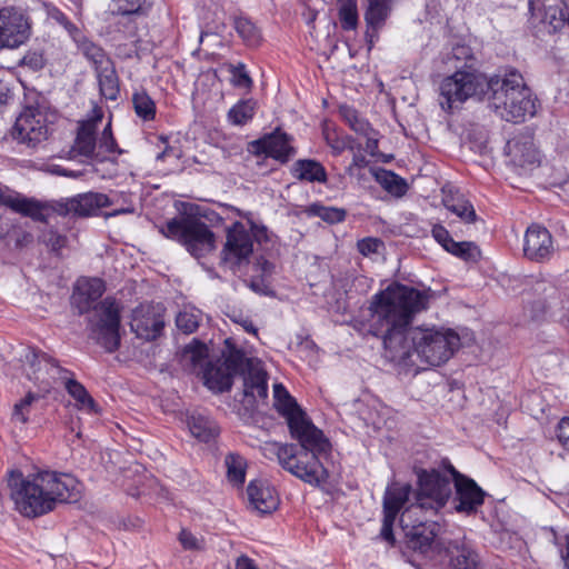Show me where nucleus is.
Instances as JSON below:
<instances>
[{"instance_id": "obj_38", "label": "nucleus", "mask_w": 569, "mask_h": 569, "mask_svg": "<svg viewBox=\"0 0 569 569\" xmlns=\"http://www.w3.org/2000/svg\"><path fill=\"white\" fill-rule=\"evenodd\" d=\"M340 118L349 126L356 133L368 137L372 131V127L368 120L360 117L358 110L349 104H341L339 107Z\"/></svg>"}, {"instance_id": "obj_52", "label": "nucleus", "mask_w": 569, "mask_h": 569, "mask_svg": "<svg viewBox=\"0 0 569 569\" xmlns=\"http://www.w3.org/2000/svg\"><path fill=\"white\" fill-rule=\"evenodd\" d=\"M179 541L187 550H200L203 548V541L187 529L180 531Z\"/></svg>"}, {"instance_id": "obj_55", "label": "nucleus", "mask_w": 569, "mask_h": 569, "mask_svg": "<svg viewBox=\"0 0 569 569\" xmlns=\"http://www.w3.org/2000/svg\"><path fill=\"white\" fill-rule=\"evenodd\" d=\"M250 253H252V251H221L219 259L221 263H227L229 260H234L237 263H241L249 259Z\"/></svg>"}, {"instance_id": "obj_26", "label": "nucleus", "mask_w": 569, "mask_h": 569, "mask_svg": "<svg viewBox=\"0 0 569 569\" xmlns=\"http://www.w3.org/2000/svg\"><path fill=\"white\" fill-rule=\"evenodd\" d=\"M442 202L447 210L455 213L465 223H472L477 220L473 204L458 190L446 193Z\"/></svg>"}, {"instance_id": "obj_48", "label": "nucleus", "mask_w": 569, "mask_h": 569, "mask_svg": "<svg viewBox=\"0 0 569 569\" xmlns=\"http://www.w3.org/2000/svg\"><path fill=\"white\" fill-rule=\"evenodd\" d=\"M40 240L50 249H63L68 246L67 237L52 227L42 230Z\"/></svg>"}, {"instance_id": "obj_2", "label": "nucleus", "mask_w": 569, "mask_h": 569, "mask_svg": "<svg viewBox=\"0 0 569 569\" xmlns=\"http://www.w3.org/2000/svg\"><path fill=\"white\" fill-rule=\"evenodd\" d=\"M273 400L277 411L286 418L290 435L301 446L298 452L292 443L270 442L266 450L274 455L280 466L310 485L327 481L328 472L319 460L331 450L329 439L317 428L297 401L281 383L273 386Z\"/></svg>"}, {"instance_id": "obj_53", "label": "nucleus", "mask_w": 569, "mask_h": 569, "mask_svg": "<svg viewBox=\"0 0 569 569\" xmlns=\"http://www.w3.org/2000/svg\"><path fill=\"white\" fill-rule=\"evenodd\" d=\"M146 0H118L117 10L122 16L138 13Z\"/></svg>"}, {"instance_id": "obj_21", "label": "nucleus", "mask_w": 569, "mask_h": 569, "mask_svg": "<svg viewBox=\"0 0 569 569\" xmlns=\"http://www.w3.org/2000/svg\"><path fill=\"white\" fill-rule=\"evenodd\" d=\"M505 151L518 167L526 168L539 163V153L530 136L519 134L511 138L507 141Z\"/></svg>"}, {"instance_id": "obj_11", "label": "nucleus", "mask_w": 569, "mask_h": 569, "mask_svg": "<svg viewBox=\"0 0 569 569\" xmlns=\"http://www.w3.org/2000/svg\"><path fill=\"white\" fill-rule=\"evenodd\" d=\"M411 486L408 483L393 482L387 487L383 496V519L382 527L380 530V537L389 542L395 543L393 525L398 513L402 510V513L409 508L407 506L411 495Z\"/></svg>"}, {"instance_id": "obj_43", "label": "nucleus", "mask_w": 569, "mask_h": 569, "mask_svg": "<svg viewBox=\"0 0 569 569\" xmlns=\"http://www.w3.org/2000/svg\"><path fill=\"white\" fill-rule=\"evenodd\" d=\"M323 136L333 156H340L345 150L360 148L357 140L349 134L339 133L336 130H325Z\"/></svg>"}, {"instance_id": "obj_42", "label": "nucleus", "mask_w": 569, "mask_h": 569, "mask_svg": "<svg viewBox=\"0 0 569 569\" xmlns=\"http://www.w3.org/2000/svg\"><path fill=\"white\" fill-rule=\"evenodd\" d=\"M358 0H337L338 17L342 30H356L359 23Z\"/></svg>"}, {"instance_id": "obj_30", "label": "nucleus", "mask_w": 569, "mask_h": 569, "mask_svg": "<svg viewBox=\"0 0 569 569\" xmlns=\"http://www.w3.org/2000/svg\"><path fill=\"white\" fill-rule=\"evenodd\" d=\"M131 103L136 116L143 122H151L156 120L157 104L146 88L140 87L133 90Z\"/></svg>"}, {"instance_id": "obj_8", "label": "nucleus", "mask_w": 569, "mask_h": 569, "mask_svg": "<svg viewBox=\"0 0 569 569\" xmlns=\"http://www.w3.org/2000/svg\"><path fill=\"white\" fill-rule=\"evenodd\" d=\"M42 471L10 481V497L22 516L37 518L53 510V500L46 490Z\"/></svg>"}, {"instance_id": "obj_34", "label": "nucleus", "mask_w": 569, "mask_h": 569, "mask_svg": "<svg viewBox=\"0 0 569 569\" xmlns=\"http://www.w3.org/2000/svg\"><path fill=\"white\" fill-rule=\"evenodd\" d=\"M452 569H477L479 557L476 551L465 542L451 547Z\"/></svg>"}, {"instance_id": "obj_49", "label": "nucleus", "mask_w": 569, "mask_h": 569, "mask_svg": "<svg viewBox=\"0 0 569 569\" xmlns=\"http://www.w3.org/2000/svg\"><path fill=\"white\" fill-rule=\"evenodd\" d=\"M47 64L43 50H28L20 61V66L32 71H40Z\"/></svg>"}, {"instance_id": "obj_44", "label": "nucleus", "mask_w": 569, "mask_h": 569, "mask_svg": "<svg viewBox=\"0 0 569 569\" xmlns=\"http://www.w3.org/2000/svg\"><path fill=\"white\" fill-rule=\"evenodd\" d=\"M202 319V312L197 308H184L176 317V325L179 330L189 335L194 332Z\"/></svg>"}, {"instance_id": "obj_50", "label": "nucleus", "mask_w": 569, "mask_h": 569, "mask_svg": "<svg viewBox=\"0 0 569 569\" xmlns=\"http://www.w3.org/2000/svg\"><path fill=\"white\" fill-rule=\"evenodd\" d=\"M50 17L52 20H54L58 24H60L68 34L73 39L78 40V37L81 34L80 29L68 18V16L62 12L60 9L54 8L50 12Z\"/></svg>"}, {"instance_id": "obj_45", "label": "nucleus", "mask_w": 569, "mask_h": 569, "mask_svg": "<svg viewBox=\"0 0 569 569\" xmlns=\"http://www.w3.org/2000/svg\"><path fill=\"white\" fill-rule=\"evenodd\" d=\"M431 232L442 249H477L471 242H455L449 231L441 224L433 226Z\"/></svg>"}, {"instance_id": "obj_12", "label": "nucleus", "mask_w": 569, "mask_h": 569, "mask_svg": "<svg viewBox=\"0 0 569 569\" xmlns=\"http://www.w3.org/2000/svg\"><path fill=\"white\" fill-rule=\"evenodd\" d=\"M254 243L260 249H269L271 237L268 229L252 220H248L246 223L234 221L226 229V243L222 249H253Z\"/></svg>"}, {"instance_id": "obj_18", "label": "nucleus", "mask_w": 569, "mask_h": 569, "mask_svg": "<svg viewBox=\"0 0 569 569\" xmlns=\"http://www.w3.org/2000/svg\"><path fill=\"white\" fill-rule=\"evenodd\" d=\"M111 204V199L104 193L86 192L64 199L63 202L59 203V207L61 212L66 214L72 213L78 217H91L96 216L100 209Z\"/></svg>"}, {"instance_id": "obj_25", "label": "nucleus", "mask_w": 569, "mask_h": 569, "mask_svg": "<svg viewBox=\"0 0 569 569\" xmlns=\"http://www.w3.org/2000/svg\"><path fill=\"white\" fill-rule=\"evenodd\" d=\"M291 174L299 181L309 183H327L328 173L325 166L315 159H299L292 168Z\"/></svg>"}, {"instance_id": "obj_28", "label": "nucleus", "mask_w": 569, "mask_h": 569, "mask_svg": "<svg viewBox=\"0 0 569 569\" xmlns=\"http://www.w3.org/2000/svg\"><path fill=\"white\" fill-rule=\"evenodd\" d=\"M99 91L107 100L116 101L120 96V79L114 63L96 71Z\"/></svg>"}, {"instance_id": "obj_13", "label": "nucleus", "mask_w": 569, "mask_h": 569, "mask_svg": "<svg viewBox=\"0 0 569 569\" xmlns=\"http://www.w3.org/2000/svg\"><path fill=\"white\" fill-rule=\"evenodd\" d=\"M31 34L28 18L14 7L0 9V49H16L26 43Z\"/></svg>"}, {"instance_id": "obj_3", "label": "nucleus", "mask_w": 569, "mask_h": 569, "mask_svg": "<svg viewBox=\"0 0 569 569\" xmlns=\"http://www.w3.org/2000/svg\"><path fill=\"white\" fill-rule=\"evenodd\" d=\"M106 290L99 278L80 277L73 284L71 306L79 315L93 310L89 319L91 338L107 352H114L120 347V309L112 298L98 303Z\"/></svg>"}, {"instance_id": "obj_33", "label": "nucleus", "mask_w": 569, "mask_h": 569, "mask_svg": "<svg viewBox=\"0 0 569 569\" xmlns=\"http://www.w3.org/2000/svg\"><path fill=\"white\" fill-rule=\"evenodd\" d=\"M258 102L253 98L240 99L227 113L228 122L242 127L250 122L257 112Z\"/></svg>"}, {"instance_id": "obj_46", "label": "nucleus", "mask_w": 569, "mask_h": 569, "mask_svg": "<svg viewBox=\"0 0 569 569\" xmlns=\"http://www.w3.org/2000/svg\"><path fill=\"white\" fill-rule=\"evenodd\" d=\"M37 396L32 392L26 395L19 402L13 406L11 420L14 423L26 425L29 420L31 406L36 401Z\"/></svg>"}, {"instance_id": "obj_47", "label": "nucleus", "mask_w": 569, "mask_h": 569, "mask_svg": "<svg viewBox=\"0 0 569 569\" xmlns=\"http://www.w3.org/2000/svg\"><path fill=\"white\" fill-rule=\"evenodd\" d=\"M98 146L99 149L103 150L106 153H122V150L119 148L117 140L113 136L111 120H109V122L102 130L101 136L98 140Z\"/></svg>"}, {"instance_id": "obj_16", "label": "nucleus", "mask_w": 569, "mask_h": 569, "mask_svg": "<svg viewBox=\"0 0 569 569\" xmlns=\"http://www.w3.org/2000/svg\"><path fill=\"white\" fill-rule=\"evenodd\" d=\"M130 327L140 339H156L164 327L163 308L160 305H140L132 311Z\"/></svg>"}, {"instance_id": "obj_35", "label": "nucleus", "mask_w": 569, "mask_h": 569, "mask_svg": "<svg viewBox=\"0 0 569 569\" xmlns=\"http://www.w3.org/2000/svg\"><path fill=\"white\" fill-rule=\"evenodd\" d=\"M551 247L552 237L546 227L532 223L527 228L522 249H551Z\"/></svg>"}, {"instance_id": "obj_59", "label": "nucleus", "mask_w": 569, "mask_h": 569, "mask_svg": "<svg viewBox=\"0 0 569 569\" xmlns=\"http://www.w3.org/2000/svg\"><path fill=\"white\" fill-rule=\"evenodd\" d=\"M523 254L529 260L541 262L549 259L550 251H523Z\"/></svg>"}, {"instance_id": "obj_23", "label": "nucleus", "mask_w": 569, "mask_h": 569, "mask_svg": "<svg viewBox=\"0 0 569 569\" xmlns=\"http://www.w3.org/2000/svg\"><path fill=\"white\" fill-rule=\"evenodd\" d=\"M411 516L407 518L408 527L403 526L402 529L406 531L408 538V546L422 555H426L431 550L435 542V531L432 526H428L425 519H417V523L410 522Z\"/></svg>"}, {"instance_id": "obj_40", "label": "nucleus", "mask_w": 569, "mask_h": 569, "mask_svg": "<svg viewBox=\"0 0 569 569\" xmlns=\"http://www.w3.org/2000/svg\"><path fill=\"white\" fill-rule=\"evenodd\" d=\"M227 479L234 486H241L246 480L247 461L236 452H230L224 458Z\"/></svg>"}, {"instance_id": "obj_1", "label": "nucleus", "mask_w": 569, "mask_h": 569, "mask_svg": "<svg viewBox=\"0 0 569 569\" xmlns=\"http://www.w3.org/2000/svg\"><path fill=\"white\" fill-rule=\"evenodd\" d=\"M429 299L427 291L390 283L371 297L368 318L356 320V328L381 338L386 358L399 366H416V356L422 365L439 367L460 348V336L446 327L410 328L416 315L427 309Z\"/></svg>"}, {"instance_id": "obj_9", "label": "nucleus", "mask_w": 569, "mask_h": 569, "mask_svg": "<svg viewBox=\"0 0 569 569\" xmlns=\"http://www.w3.org/2000/svg\"><path fill=\"white\" fill-rule=\"evenodd\" d=\"M48 134L47 114L33 107H27L17 118L12 128L13 139L32 148L47 140Z\"/></svg>"}, {"instance_id": "obj_22", "label": "nucleus", "mask_w": 569, "mask_h": 569, "mask_svg": "<svg viewBox=\"0 0 569 569\" xmlns=\"http://www.w3.org/2000/svg\"><path fill=\"white\" fill-rule=\"evenodd\" d=\"M249 501L260 513H270L279 506V497L272 486L266 480H252L247 488Z\"/></svg>"}, {"instance_id": "obj_31", "label": "nucleus", "mask_w": 569, "mask_h": 569, "mask_svg": "<svg viewBox=\"0 0 569 569\" xmlns=\"http://www.w3.org/2000/svg\"><path fill=\"white\" fill-rule=\"evenodd\" d=\"M72 373L61 375L58 379L64 382L67 392L77 401V406L80 409H87L90 412H97V403L93 398L89 395L82 383L73 379Z\"/></svg>"}, {"instance_id": "obj_27", "label": "nucleus", "mask_w": 569, "mask_h": 569, "mask_svg": "<svg viewBox=\"0 0 569 569\" xmlns=\"http://www.w3.org/2000/svg\"><path fill=\"white\" fill-rule=\"evenodd\" d=\"M188 428L199 441L209 442L219 435V428L210 417L194 412L188 418Z\"/></svg>"}, {"instance_id": "obj_6", "label": "nucleus", "mask_w": 569, "mask_h": 569, "mask_svg": "<svg viewBox=\"0 0 569 569\" xmlns=\"http://www.w3.org/2000/svg\"><path fill=\"white\" fill-rule=\"evenodd\" d=\"M490 78L466 63L453 73L446 76L439 83V104L447 113L462 109L469 99L481 100L488 93Z\"/></svg>"}, {"instance_id": "obj_41", "label": "nucleus", "mask_w": 569, "mask_h": 569, "mask_svg": "<svg viewBox=\"0 0 569 569\" xmlns=\"http://www.w3.org/2000/svg\"><path fill=\"white\" fill-rule=\"evenodd\" d=\"M182 357L191 366L192 370L199 369L200 373L208 362V348L204 343L194 339L184 347Z\"/></svg>"}, {"instance_id": "obj_24", "label": "nucleus", "mask_w": 569, "mask_h": 569, "mask_svg": "<svg viewBox=\"0 0 569 569\" xmlns=\"http://www.w3.org/2000/svg\"><path fill=\"white\" fill-rule=\"evenodd\" d=\"M204 385L213 391L223 392L228 391L232 386L234 373L218 359L216 362L208 361L206 367L200 372Z\"/></svg>"}, {"instance_id": "obj_29", "label": "nucleus", "mask_w": 569, "mask_h": 569, "mask_svg": "<svg viewBox=\"0 0 569 569\" xmlns=\"http://www.w3.org/2000/svg\"><path fill=\"white\" fill-rule=\"evenodd\" d=\"M373 177L385 191L396 198L403 197L409 190L407 180L391 170L379 168Z\"/></svg>"}, {"instance_id": "obj_7", "label": "nucleus", "mask_w": 569, "mask_h": 569, "mask_svg": "<svg viewBox=\"0 0 569 569\" xmlns=\"http://www.w3.org/2000/svg\"><path fill=\"white\" fill-rule=\"evenodd\" d=\"M417 476L419 490L416 495V502L411 503L400 516V522L405 527H408L407 518L412 515L422 511L437 512L445 507L452 493L451 479L440 470L420 469Z\"/></svg>"}, {"instance_id": "obj_58", "label": "nucleus", "mask_w": 569, "mask_h": 569, "mask_svg": "<svg viewBox=\"0 0 569 569\" xmlns=\"http://www.w3.org/2000/svg\"><path fill=\"white\" fill-rule=\"evenodd\" d=\"M236 569H259L254 561L248 556H240L236 560Z\"/></svg>"}, {"instance_id": "obj_51", "label": "nucleus", "mask_w": 569, "mask_h": 569, "mask_svg": "<svg viewBox=\"0 0 569 569\" xmlns=\"http://www.w3.org/2000/svg\"><path fill=\"white\" fill-rule=\"evenodd\" d=\"M232 74V83L234 87L239 88H251L252 79L246 70V66L243 63H239L238 66H232L230 70Z\"/></svg>"}, {"instance_id": "obj_37", "label": "nucleus", "mask_w": 569, "mask_h": 569, "mask_svg": "<svg viewBox=\"0 0 569 569\" xmlns=\"http://www.w3.org/2000/svg\"><path fill=\"white\" fill-rule=\"evenodd\" d=\"M367 2L368 6L365 11L367 28L377 31L385 24L389 16L390 3L377 0H367Z\"/></svg>"}, {"instance_id": "obj_19", "label": "nucleus", "mask_w": 569, "mask_h": 569, "mask_svg": "<svg viewBox=\"0 0 569 569\" xmlns=\"http://www.w3.org/2000/svg\"><path fill=\"white\" fill-rule=\"evenodd\" d=\"M243 401L254 406L264 401L268 397L267 372L254 360L247 361V370L243 371Z\"/></svg>"}, {"instance_id": "obj_15", "label": "nucleus", "mask_w": 569, "mask_h": 569, "mask_svg": "<svg viewBox=\"0 0 569 569\" xmlns=\"http://www.w3.org/2000/svg\"><path fill=\"white\" fill-rule=\"evenodd\" d=\"M445 468L455 482L457 501L455 509L466 515L476 513L483 505L486 492L475 480L458 472L449 461L445 462Z\"/></svg>"}, {"instance_id": "obj_36", "label": "nucleus", "mask_w": 569, "mask_h": 569, "mask_svg": "<svg viewBox=\"0 0 569 569\" xmlns=\"http://www.w3.org/2000/svg\"><path fill=\"white\" fill-rule=\"evenodd\" d=\"M303 212L308 217H318L329 224L342 222L347 217V211L343 208L327 207L319 201L307 206Z\"/></svg>"}, {"instance_id": "obj_56", "label": "nucleus", "mask_w": 569, "mask_h": 569, "mask_svg": "<svg viewBox=\"0 0 569 569\" xmlns=\"http://www.w3.org/2000/svg\"><path fill=\"white\" fill-rule=\"evenodd\" d=\"M557 436L559 441L569 450V417L560 420Z\"/></svg>"}, {"instance_id": "obj_54", "label": "nucleus", "mask_w": 569, "mask_h": 569, "mask_svg": "<svg viewBox=\"0 0 569 569\" xmlns=\"http://www.w3.org/2000/svg\"><path fill=\"white\" fill-rule=\"evenodd\" d=\"M89 62L92 64L94 72L113 63L112 59L102 48L99 49V52L91 54Z\"/></svg>"}, {"instance_id": "obj_57", "label": "nucleus", "mask_w": 569, "mask_h": 569, "mask_svg": "<svg viewBox=\"0 0 569 569\" xmlns=\"http://www.w3.org/2000/svg\"><path fill=\"white\" fill-rule=\"evenodd\" d=\"M381 244H382V241L380 239H377V238H366V239H362V240L358 241L357 249H359V250H362V249H377Z\"/></svg>"}, {"instance_id": "obj_4", "label": "nucleus", "mask_w": 569, "mask_h": 569, "mask_svg": "<svg viewBox=\"0 0 569 569\" xmlns=\"http://www.w3.org/2000/svg\"><path fill=\"white\" fill-rule=\"evenodd\" d=\"M489 106L501 119L520 123L537 112V98L517 70L490 78Z\"/></svg>"}, {"instance_id": "obj_32", "label": "nucleus", "mask_w": 569, "mask_h": 569, "mask_svg": "<svg viewBox=\"0 0 569 569\" xmlns=\"http://www.w3.org/2000/svg\"><path fill=\"white\" fill-rule=\"evenodd\" d=\"M233 28L243 43L250 48H258L262 43V32L260 28L248 17H236Z\"/></svg>"}, {"instance_id": "obj_61", "label": "nucleus", "mask_w": 569, "mask_h": 569, "mask_svg": "<svg viewBox=\"0 0 569 569\" xmlns=\"http://www.w3.org/2000/svg\"><path fill=\"white\" fill-rule=\"evenodd\" d=\"M450 252L465 261H470V260L476 261L480 257V253H481V251H450Z\"/></svg>"}, {"instance_id": "obj_39", "label": "nucleus", "mask_w": 569, "mask_h": 569, "mask_svg": "<svg viewBox=\"0 0 569 569\" xmlns=\"http://www.w3.org/2000/svg\"><path fill=\"white\" fill-rule=\"evenodd\" d=\"M221 360L234 375L240 370H247V359L244 352L239 349L231 338L224 340V349L222 351Z\"/></svg>"}, {"instance_id": "obj_63", "label": "nucleus", "mask_w": 569, "mask_h": 569, "mask_svg": "<svg viewBox=\"0 0 569 569\" xmlns=\"http://www.w3.org/2000/svg\"><path fill=\"white\" fill-rule=\"evenodd\" d=\"M565 569H569V533L565 537V543L560 549Z\"/></svg>"}, {"instance_id": "obj_5", "label": "nucleus", "mask_w": 569, "mask_h": 569, "mask_svg": "<svg viewBox=\"0 0 569 569\" xmlns=\"http://www.w3.org/2000/svg\"><path fill=\"white\" fill-rule=\"evenodd\" d=\"M204 220L219 223L223 218L216 211L202 210L197 204H189L188 210L166 222L163 233L182 246L216 249V234Z\"/></svg>"}, {"instance_id": "obj_20", "label": "nucleus", "mask_w": 569, "mask_h": 569, "mask_svg": "<svg viewBox=\"0 0 569 569\" xmlns=\"http://www.w3.org/2000/svg\"><path fill=\"white\" fill-rule=\"evenodd\" d=\"M103 112L100 108L92 110V116L79 123L74 139V149L80 156L92 158L98 144L97 129L102 121Z\"/></svg>"}, {"instance_id": "obj_10", "label": "nucleus", "mask_w": 569, "mask_h": 569, "mask_svg": "<svg viewBox=\"0 0 569 569\" xmlns=\"http://www.w3.org/2000/svg\"><path fill=\"white\" fill-rule=\"evenodd\" d=\"M19 360L27 377L36 382H47L49 385L50 379L56 380L61 375L70 373L56 359L32 347L22 348Z\"/></svg>"}, {"instance_id": "obj_64", "label": "nucleus", "mask_w": 569, "mask_h": 569, "mask_svg": "<svg viewBox=\"0 0 569 569\" xmlns=\"http://www.w3.org/2000/svg\"><path fill=\"white\" fill-rule=\"evenodd\" d=\"M257 266L261 268L262 274L271 273V270L273 268L272 263H270L268 260L263 258L258 259Z\"/></svg>"}, {"instance_id": "obj_60", "label": "nucleus", "mask_w": 569, "mask_h": 569, "mask_svg": "<svg viewBox=\"0 0 569 569\" xmlns=\"http://www.w3.org/2000/svg\"><path fill=\"white\" fill-rule=\"evenodd\" d=\"M100 48L101 47L97 46L96 43H93L91 41H86L81 46L82 53L87 58L88 61L91 59V54L99 52Z\"/></svg>"}, {"instance_id": "obj_62", "label": "nucleus", "mask_w": 569, "mask_h": 569, "mask_svg": "<svg viewBox=\"0 0 569 569\" xmlns=\"http://www.w3.org/2000/svg\"><path fill=\"white\" fill-rule=\"evenodd\" d=\"M453 56L458 59L462 56L466 60H469L472 58V52L468 46H457L453 48Z\"/></svg>"}, {"instance_id": "obj_14", "label": "nucleus", "mask_w": 569, "mask_h": 569, "mask_svg": "<svg viewBox=\"0 0 569 569\" xmlns=\"http://www.w3.org/2000/svg\"><path fill=\"white\" fill-rule=\"evenodd\" d=\"M291 142L292 137L290 134L280 128H276L270 133L250 141L248 143V152L256 157L264 156L280 163H287L296 153Z\"/></svg>"}, {"instance_id": "obj_17", "label": "nucleus", "mask_w": 569, "mask_h": 569, "mask_svg": "<svg viewBox=\"0 0 569 569\" xmlns=\"http://www.w3.org/2000/svg\"><path fill=\"white\" fill-rule=\"evenodd\" d=\"M46 490L53 500V509L57 503H72L81 498L82 485L70 473L42 471Z\"/></svg>"}]
</instances>
